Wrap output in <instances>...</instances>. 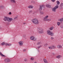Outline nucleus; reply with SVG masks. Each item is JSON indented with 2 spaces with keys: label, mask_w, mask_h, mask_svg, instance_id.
Listing matches in <instances>:
<instances>
[{
  "label": "nucleus",
  "mask_w": 63,
  "mask_h": 63,
  "mask_svg": "<svg viewBox=\"0 0 63 63\" xmlns=\"http://www.w3.org/2000/svg\"><path fill=\"white\" fill-rule=\"evenodd\" d=\"M31 60H34V58H31Z\"/></svg>",
  "instance_id": "72a5a7b5"
},
{
  "label": "nucleus",
  "mask_w": 63,
  "mask_h": 63,
  "mask_svg": "<svg viewBox=\"0 0 63 63\" xmlns=\"http://www.w3.org/2000/svg\"><path fill=\"white\" fill-rule=\"evenodd\" d=\"M33 6L32 5H30L28 6V8H29V9H33Z\"/></svg>",
  "instance_id": "2eb2a0df"
},
{
  "label": "nucleus",
  "mask_w": 63,
  "mask_h": 63,
  "mask_svg": "<svg viewBox=\"0 0 63 63\" xmlns=\"http://www.w3.org/2000/svg\"><path fill=\"white\" fill-rule=\"evenodd\" d=\"M23 37H24V38H25V37H26V35L24 34L23 35Z\"/></svg>",
  "instance_id": "c9c22d12"
},
{
  "label": "nucleus",
  "mask_w": 63,
  "mask_h": 63,
  "mask_svg": "<svg viewBox=\"0 0 63 63\" xmlns=\"http://www.w3.org/2000/svg\"><path fill=\"white\" fill-rule=\"evenodd\" d=\"M40 44H40V42H38L37 43V45L38 46H39Z\"/></svg>",
  "instance_id": "7c9ffc66"
},
{
  "label": "nucleus",
  "mask_w": 63,
  "mask_h": 63,
  "mask_svg": "<svg viewBox=\"0 0 63 63\" xmlns=\"http://www.w3.org/2000/svg\"><path fill=\"white\" fill-rule=\"evenodd\" d=\"M12 45L11 44H8V46H11Z\"/></svg>",
  "instance_id": "e433bc0d"
},
{
  "label": "nucleus",
  "mask_w": 63,
  "mask_h": 63,
  "mask_svg": "<svg viewBox=\"0 0 63 63\" xmlns=\"http://www.w3.org/2000/svg\"><path fill=\"white\" fill-rule=\"evenodd\" d=\"M37 32L39 34H42L44 33L43 29L40 28H38L37 29Z\"/></svg>",
  "instance_id": "20e7f679"
},
{
  "label": "nucleus",
  "mask_w": 63,
  "mask_h": 63,
  "mask_svg": "<svg viewBox=\"0 0 63 63\" xmlns=\"http://www.w3.org/2000/svg\"><path fill=\"white\" fill-rule=\"evenodd\" d=\"M59 7V6H56L54 8L52 9V11L53 12H56V9L58 8Z\"/></svg>",
  "instance_id": "39448f33"
},
{
  "label": "nucleus",
  "mask_w": 63,
  "mask_h": 63,
  "mask_svg": "<svg viewBox=\"0 0 63 63\" xmlns=\"http://www.w3.org/2000/svg\"><path fill=\"white\" fill-rule=\"evenodd\" d=\"M10 2L11 3H16V1L15 0H10Z\"/></svg>",
  "instance_id": "f8f14e48"
},
{
  "label": "nucleus",
  "mask_w": 63,
  "mask_h": 63,
  "mask_svg": "<svg viewBox=\"0 0 63 63\" xmlns=\"http://www.w3.org/2000/svg\"><path fill=\"white\" fill-rule=\"evenodd\" d=\"M51 40H53L54 39V38L52 37H51Z\"/></svg>",
  "instance_id": "f704fd0d"
},
{
  "label": "nucleus",
  "mask_w": 63,
  "mask_h": 63,
  "mask_svg": "<svg viewBox=\"0 0 63 63\" xmlns=\"http://www.w3.org/2000/svg\"><path fill=\"white\" fill-rule=\"evenodd\" d=\"M18 43L19 44L20 46H22L23 44V42L22 41H21L19 42Z\"/></svg>",
  "instance_id": "9b49d317"
},
{
  "label": "nucleus",
  "mask_w": 63,
  "mask_h": 63,
  "mask_svg": "<svg viewBox=\"0 0 63 63\" xmlns=\"http://www.w3.org/2000/svg\"><path fill=\"white\" fill-rule=\"evenodd\" d=\"M53 28H54V27H53L52 26L49 29L51 31V30H52L53 29Z\"/></svg>",
  "instance_id": "a211bd4d"
},
{
  "label": "nucleus",
  "mask_w": 63,
  "mask_h": 63,
  "mask_svg": "<svg viewBox=\"0 0 63 63\" xmlns=\"http://www.w3.org/2000/svg\"><path fill=\"white\" fill-rule=\"evenodd\" d=\"M42 47V46L41 45H40V46H38L37 47V48H40V47Z\"/></svg>",
  "instance_id": "bb28decb"
},
{
  "label": "nucleus",
  "mask_w": 63,
  "mask_h": 63,
  "mask_svg": "<svg viewBox=\"0 0 63 63\" xmlns=\"http://www.w3.org/2000/svg\"><path fill=\"white\" fill-rule=\"evenodd\" d=\"M23 24H26V23H23Z\"/></svg>",
  "instance_id": "a18cd8bd"
},
{
  "label": "nucleus",
  "mask_w": 63,
  "mask_h": 63,
  "mask_svg": "<svg viewBox=\"0 0 63 63\" xmlns=\"http://www.w3.org/2000/svg\"><path fill=\"white\" fill-rule=\"evenodd\" d=\"M40 15H44V13L43 11H40Z\"/></svg>",
  "instance_id": "4be33fe9"
},
{
  "label": "nucleus",
  "mask_w": 63,
  "mask_h": 63,
  "mask_svg": "<svg viewBox=\"0 0 63 63\" xmlns=\"http://www.w3.org/2000/svg\"><path fill=\"white\" fill-rule=\"evenodd\" d=\"M47 33L48 35H50L51 36H54V33L49 30L47 31Z\"/></svg>",
  "instance_id": "7ed1b4c3"
},
{
  "label": "nucleus",
  "mask_w": 63,
  "mask_h": 63,
  "mask_svg": "<svg viewBox=\"0 0 63 63\" xmlns=\"http://www.w3.org/2000/svg\"><path fill=\"white\" fill-rule=\"evenodd\" d=\"M60 6H61V7H63V3H61L60 5Z\"/></svg>",
  "instance_id": "473e14b6"
},
{
  "label": "nucleus",
  "mask_w": 63,
  "mask_h": 63,
  "mask_svg": "<svg viewBox=\"0 0 63 63\" xmlns=\"http://www.w3.org/2000/svg\"><path fill=\"white\" fill-rule=\"evenodd\" d=\"M31 3H33V4H35L36 3L35 2V1H34V0L32 1H31Z\"/></svg>",
  "instance_id": "412c9836"
},
{
  "label": "nucleus",
  "mask_w": 63,
  "mask_h": 63,
  "mask_svg": "<svg viewBox=\"0 0 63 63\" xmlns=\"http://www.w3.org/2000/svg\"><path fill=\"white\" fill-rule=\"evenodd\" d=\"M2 7H3V6H0V8H2Z\"/></svg>",
  "instance_id": "37998d69"
},
{
  "label": "nucleus",
  "mask_w": 63,
  "mask_h": 63,
  "mask_svg": "<svg viewBox=\"0 0 63 63\" xmlns=\"http://www.w3.org/2000/svg\"><path fill=\"white\" fill-rule=\"evenodd\" d=\"M30 39L32 41H36L37 40V38L35 37L34 36H32L30 37Z\"/></svg>",
  "instance_id": "423d86ee"
},
{
  "label": "nucleus",
  "mask_w": 63,
  "mask_h": 63,
  "mask_svg": "<svg viewBox=\"0 0 63 63\" xmlns=\"http://www.w3.org/2000/svg\"><path fill=\"white\" fill-rule=\"evenodd\" d=\"M5 45L6 46H8V44L7 43H5Z\"/></svg>",
  "instance_id": "58836bf2"
},
{
  "label": "nucleus",
  "mask_w": 63,
  "mask_h": 63,
  "mask_svg": "<svg viewBox=\"0 0 63 63\" xmlns=\"http://www.w3.org/2000/svg\"><path fill=\"white\" fill-rule=\"evenodd\" d=\"M32 13V11L31 10L29 11V14H30L31 13Z\"/></svg>",
  "instance_id": "c756f323"
},
{
  "label": "nucleus",
  "mask_w": 63,
  "mask_h": 63,
  "mask_svg": "<svg viewBox=\"0 0 63 63\" xmlns=\"http://www.w3.org/2000/svg\"><path fill=\"white\" fill-rule=\"evenodd\" d=\"M0 55H1V56H2V57H6V56L3 55L2 54V53L1 52H0Z\"/></svg>",
  "instance_id": "dca6fc26"
},
{
  "label": "nucleus",
  "mask_w": 63,
  "mask_h": 63,
  "mask_svg": "<svg viewBox=\"0 0 63 63\" xmlns=\"http://www.w3.org/2000/svg\"><path fill=\"white\" fill-rule=\"evenodd\" d=\"M57 47L58 48H62V46L60 45H58L57 46Z\"/></svg>",
  "instance_id": "4468645a"
},
{
  "label": "nucleus",
  "mask_w": 63,
  "mask_h": 63,
  "mask_svg": "<svg viewBox=\"0 0 63 63\" xmlns=\"http://www.w3.org/2000/svg\"><path fill=\"white\" fill-rule=\"evenodd\" d=\"M34 63H37L36 62H34Z\"/></svg>",
  "instance_id": "49530a36"
},
{
  "label": "nucleus",
  "mask_w": 63,
  "mask_h": 63,
  "mask_svg": "<svg viewBox=\"0 0 63 63\" xmlns=\"http://www.w3.org/2000/svg\"><path fill=\"white\" fill-rule=\"evenodd\" d=\"M23 51H24V52H25V51H26V49H23Z\"/></svg>",
  "instance_id": "4c0bfd02"
},
{
  "label": "nucleus",
  "mask_w": 63,
  "mask_h": 63,
  "mask_svg": "<svg viewBox=\"0 0 63 63\" xmlns=\"http://www.w3.org/2000/svg\"><path fill=\"white\" fill-rule=\"evenodd\" d=\"M9 15H11L12 14V13L11 12H10L9 13Z\"/></svg>",
  "instance_id": "a19ab883"
},
{
  "label": "nucleus",
  "mask_w": 63,
  "mask_h": 63,
  "mask_svg": "<svg viewBox=\"0 0 63 63\" xmlns=\"http://www.w3.org/2000/svg\"><path fill=\"white\" fill-rule=\"evenodd\" d=\"M60 27L61 28H63V24L61 25L60 26Z\"/></svg>",
  "instance_id": "c85d7f7f"
},
{
  "label": "nucleus",
  "mask_w": 63,
  "mask_h": 63,
  "mask_svg": "<svg viewBox=\"0 0 63 63\" xmlns=\"http://www.w3.org/2000/svg\"><path fill=\"white\" fill-rule=\"evenodd\" d=\"M45 7V5H40V8L39 9L40 10H42L43 9V8H44Z\"/></svg>",
  "instance_id": "9d476101"
},
{
  "label": "nucleus",
  "mask_w": 63,
  "mask_h": 63,
  "mask_svg": "<svg viewBox=\"0 0 63 63\" xmlns=\"http://www.w3.org/2000/svg\"><path fill=\"white\" fill-rule=\"evenodd\" d=\"M37 51H38V52H40V51H39V50L38 49H37Z\"/></svg>",
  "instance_id": "c03bdc74"
},
{
  "label": "nucleus",
  "mask_w": 63,
  "mask_h": 63,
  "mask_svg": "<svg viewBox=\"0 0 63 63\" xmlns=\"http://www.w3.org/2000/svg\"><path fill=\"white\" fill-rule=\"evenodd\" d=\"M43 61L45 63H48V62L47 61V60L46 59H43Z\"/></svg>",
  "instance_id": "ddd939ff"
},
{
  "label": "nucleus",
  "mask_w": 63,
  "mask_h": 63,
  "mask_svg": "<svg viewBox=\"0 0 63 63\" xmlns=\"http://www.w3.org/2000/svg\"><path fill=\"white\" fill-rule=\"evenodd\" d=\"M32 21L33 23L34 24H38L39 23L38 20L37 19L35 18L32 19Z\"/></svg>",
  "instance_id": "f03ea898"
},
{
  "label": "nucleus",
  "mask_w": 63,
  "mask_h": 63,
  "mask_svg": "<svg viewBox=\"0 0 63 63\" xmlns=\"http://www.w3.org/2000/svg\"><path fill=\"white\" fill-rule=\"evenodd\" d=\"M48 48L49 49H54L56 48V47L55 46L53 45H52V46L48 47Z\"/></svg>",
  "instance_id": "6e6552de"
},
{
  "label": "nucleus",
  "mask_w": 63,
  "mask_h": 63,
  "mask_svg": "<svg viewBox=\"0 0 63 63\" xmlns=\"http://www.w3.org/2000/svg\"><path fill=\"white\" fill-rule=\"evenodd\" d=\"M4 20L5 21H7L8 22H11L13 19L12 18H10L8 17L5 16L4 19Z\"/></svg>",
  "instance_id": "f257e3e1"
},
{
  "label": "nucleus",
  "mask_w": 63,
  "mask_h": 63,
  "mask_svg": "<svg viewBox=\"0 0 63 63\" xmlns=\"http://www.w3.org/2000/svg\"><path fill=\"white\" fill-rule=\"evenodd\" d=\"M4 61L6 63H9L11 62V60L9 58H6L5 59Z\"/></svg>",
  "instance_id": "0eeeda50"
},
{
  "label": "nucleus",
  "mask_w": 63,
  "mask_h": 63,
  "mask_svg": "<svg viewBox=\"0 0 63 63\" xmlns=\"http://www.w3.org/2000/svg\"><path fill=\"white\" fill-rule=\"evenodd\" d=\"M52 2H54L55 1V0H51Z\"/></svg>",
  "instance_id": "79ce46f5"
},
{
  "label": "nucleus",
  "mask_w": 63,
  "mask_h": 63,
  "mask_svg": "<svg viewBox=\"0 0 63 63\" xmlns=\"http://www.w3.org/2000/svg\"><path fill=\"white\" fill-rule=\"evenodd\" d=\"M62 57V56L60 55H58L56 57L57 58H60Z\"/></svg>",
  "instance_id": "6ab92c4d"
},
{
  "label": "nucleus",
  "mask_w": 63,
  "mask_h": 63,
  "mask_svg": "<svg viewBox=\"0 0 63 63\" xmlns=\"http://www.w3.org/2000/svg\"><path fill=\"white\" fill-rule=\"evenodd\" d=\"M24 61H25L26 62V61H27V59H24Z\"/></svg>",
  "instance_id": "ea45409f"
},
{
  "label": "nucleus",
  "mask_w": 63,
  "mask_h": 63,
  "mask_svg": "<svg viewBox=\"0 0 63 63\" xmlns=\"http://www.w3.org/2000/svg\"><path fill=\"white\" fill-rule=\"evenodd\" d=\"M57 5H59V4H60V2H59V1H57Z\"/></svg>",
  "instance_id": "b1692460"
},
{
  "label": "nucleus",
  "mask_w": 63,
  "mask_h": 63,
  "mask_svg": "<svg viewBox=\"0 0 63 63\" xmlns=\"http://www.w3.org/2000/svg\"><path fill=\"white\" fill-rule=\"evenodd\" d=\"M46 7H48V8H51V5H49V4H47L46 5Z\"/></svg>",
  "instance_id": "f3484780"
},
{
  "label": "nucleus",
  "mask_w": 63,
  "mask_h": 63,
  "mask_svg": "<svg viewBox=\"0 0 63 63\" xmlns=\"http://www.w3.org/2000/svg\"><path fill=\"white\" fill-rule=\"evenodd\" d=\"M47 44H45L44 45V46L45 47H47Z\"/></svg>",
  "instance_id": "2f4dec72"
},
{
  "label": "nucleus",
  "mask_w": 63,
  "mask_h": 63,
  "mask_svg": "<svg viewBox=\"0 0 63 63\" xmlns=\"http://www.w3.org/2000/svg\"><path fill=\"white\" fill-rule=\"evenodd\" d=\"M48 17V16H46L43 19V20L44 21H47V18Z\"/></svg>",
  "instance_id": "1a4fd4ad"
},
{
  "label": "nucleus",
  "mask_w": 63,
  "mask_h": 63,
  "mask_svg": "<svg viewBox=\"0 0 63 63\" xmlns=\"http://www.w3.org/2000/svg\"><path fill=\"white\" fill-rule=\"evenodd\" d=\"M5 44V43L4 42H2L1 44V45L2 46H4Z\"/></svg>",
  "instance_id": "5701e85b"
},
{
  "label": "nucleus",
  "mask_w": 63,
  "mask_h": 63,
  "mask_svg": "<svg viewBox=\"0 0 63 63\" xmlns=\"http://www.w3.org/2000/svg\"><path fill=\"white\" fill-rule=\"evenodd\" d=\"M60 23L59 22H57V24L58 26H59L60 25Z\"/></svg>",
  "instance_id": "cd10ccee"
},
{
  "label": "nucleus",
  "mask_w": 63,
  "mask_h": 63,
  "mask_svg": "<svg viewBox=\"0 0 63 63\" xmlns=\"http://www.w3.org/2000/svg\"><path fill=\"white\" fill-rule=\"evenodd\" d=\"M51 19L50 18L49 19H47V21H51Z\"/></svg>",
  "instance_id": "a878e982"
},
{
  "label": "nucleus",
  "mask_w": 63,
  "mask_h": 63,
  "mask_svg": "<svg viewBox=\"0 0 63 63\" xmlns=\"http://www.w3.org/2000/svg\"><path fill=\"white\" fill-rule=\"evenodd\" d=\"M59 20L60 21V22H62L63 21V18L59 19Z\"/></svg>",
  "instance_id": "aec40b11"
},
{
  "label": "nucleus",
  "mask_w": 63,
  "mask_h": 63,
  "mask_svg": "<svg viewBox=\"0 0 63 63\" xmlns=\"http://www.w3.org/2000/svg\"><path fill=\"white\" fill-rule=\"evenodd\" d=\"M17 18V17H15L14 19L13 20L14 21H15V20H16V19Z\"/></svg>",
  "instance_id": "393cba45"
}]
</instances>
